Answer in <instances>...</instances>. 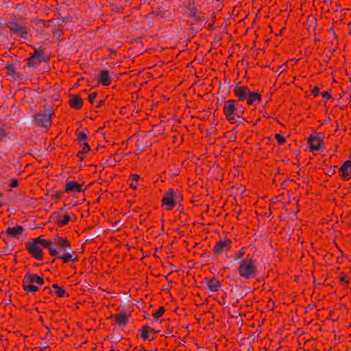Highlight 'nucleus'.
Returning a JSON list of instances; mask_svg holds the SVG:
<instances>
[{"mask_svg": "<svg viewBox=\"0 0 351 351\" xmlns=\"http://www.w3.org/2000/svg\"><path fill=\"white\" fill-rule=\"evenodd\" d=\"M339 280H340L341 282L344 283L345 285H348V284L350 283V280H349V279H348V276H346V275H344V274H343V275H341V276L339 277Z\"/></svg>", "mask_w": 351, "mask_h": 351, "instance_id": "obj_29", "label": "nucleus"}, {"mask_svg": "<svg viewBox=\"0 0 351 351\" xmlns=\"http://www.w3.org/2000/svg\"><path fill=\"white\" fill-rule=\"evenodd\" d=\"M55 244L60 249V252H65L67 250H71L70 243L62 237H58L56 239Z\"/></svg>", "mask_w": 351, "mask_h": 351, "instance_id": "obj_14", "label": "nucleus"}, {"mask_svg": "<svg viewBox=\"0 0 351 351\" xmlns=\"http://www.w3.org/2000/svg\"><path fill=\"white\" fill-rule=\"evenodd\" d=\"M104 101L102 100H101L99 103V104L97 106V108L101 106V105L103 104Z\"/></svg>", "mask_w": 351, "mask_h": 351, "instance_id": "obj_33", "label": "nucleus"}, {"mask_svg": "<svg viewBox=\"0 0 351 351\" xmlns=\"http://www.w3.org/2000/svg\"><path fill=\"white\" fill-rule=\"evenodd\" d=\"M165 312V309L163 306L159 307L156 311H154L152 313V316L155 319H158L161 317Z\"/></svg>", "mask_w": 351, "mask_h": 351, "instance_id": "obj_25", "label": "nucleus"}, {"mask_svg": "<svg viewBox=\"0 0 351 351\" xmlns=\"http://www.w3.org/2000/svg\"><path fill=\"white\" fill-rule=\"evenodd\" d=\"M97 97V93L93 92L88 95V101L90 104H93L94 99Z\"/></svg>", "mask_w": 351, "mask_h": 351, "instance_id": "obj_30", "label": "nucleus"}, {"mask_svg": "<svg viewBox=\"0 0 351 351\" xmlns=\"http://www.w3.org/2000/svg\"><path fill=\"white\" fill-rule=\"evenodd\" d=\"M52 242L50 240L44 239L43 236L34 238L26 243V249L28 252L36 259H43V248H48L50 254V248H53L51 245Z\"/></svg>", "mask_w": 351, "mask_h": 351, "instance_id": "obj_2", "label": "nucleus"}, {"mask_svg": "<svg viewBox=\"0 0 351 351\" xmlns=\"http://www.w3.org/2000/svg\"><path fill=\"white\" fill-rule=\"evenodd\" d=\"M52 287L54 289V293L59 297H64L68 296L69 295L66 293L65 291L60 287L58 284H53Z\"/></svg>", "mask_w": 351, "mask_h": 351, "instance_id": "obj_22", "label": "nucleus"}, {"mask_svg": "<svg viewBox=\"0 0 351 351\" xmlns=\"http://www.w3.org/2000/svg\"><path fill=\"white\" fill-rule=\"evenodd\" d=\"M341 178L343 180H348L351 178V161L348 160L342 164L339 169Z\"/></svg>", "mask_w": 351, "mask_h": 351, "instance_id": "obj_9", "label": "nucleus"}, {"mask_svg": "<svg viewBox=\"0 0 351 351\" xmlns=\"http://www.w3.org/2000/svg\"><path fill=\"white\" fill-rule=\"evenodd\" d=\"M80 144H81V146H82V149L78 153V154H86V153L89 152L90 148V146L88 145V143L86 142L80 143Z\"/></svg>", "mask_w": 351, "mask_h": 351, "instance_id": "obj_26", "label": "nucleus"}, {"mask_svg": "<svg viewBox=\"0 0 351 351\" xmlns=\"http://www.w3.org/2000/svg\"><path fill=\"white\" fill-rule=\"evenodd\" d=\"M245 252H246V248L242 247L237 252L234 253L235 255V260L238 261V262H241L242 259H245Z\"/></svg>", "mask_w": 351, "mask_h": 351, "instance_id": "obj_23", "label": "nucleus"}, {"mask_svg": "<svg viewBox=\"0 0 351 351\" xmlns=\"http://www.w3.org/2000/svg\"><path fill=\"white\" fill-rule=\"evenodd\" d=\"M70 221V217L68 215H59L56 218V222L60 226L66 225Z\"/></svg>", "mask_w": 351, "mask_h": 351, "instance_id": "obj_21", "label": "nucleus"}, {"mask_svg": "<svg viewBox=\"0 0 351 351\" xmlns=\"http://www.w3.org/2000/svg\"><path fill=\"white\" fill-rule=\"evenodd\" d=\"M1 141V136H0V141Z\"/></svg>", "mask_w": 351, "mask_h": 351, "instance_id": "obj_36", "label": "nucleus"}, {"mask_svg": "<svg viewBox=\"0 0 351 351\" xmlns=\"http://www.w3.org/2000/svg\"><path fill=\"white\" fill-rule=\"evenodd\" d=\"M23 232V228L20 226H16L14 227H9L5 232H3L2 234H7L11 237L18 239L22 234Z\"/></svg>", "mask_w": 351, "mask_h": 351, "instance_id": "obj_12", "label": "nucleus"}, {"mask_svg": "<svg viewBox=\"0 0 351 351\" xmlns=\"http://www.w3.org/2000/svg\"><path fill=\"white\" fill-rule=\"evenodd\" d=\"M313 93H314V94H315V95H317V93H318V89H315V90H313Z\"/></svg>", "mask_w": 351, "mask_h": 351, "instance_id": "obj_35", "label": "nucleus"}, {"mask_svg": "<svg viewBox=\"0 0 351 351\" xmlns=\"http://www.w3.org/2000/svg\"><path fill=\"white\" fill-rule=\"evenodd\" d=\"M69 104L72 108L80 109L83 105V100L76 95H71Z\"/></svg>", "mask_w": 351, "mask_h": 351, "instance_id": "obj_18", "label": "nucleus"}, {"mask_svg": "<svg viewBox=\"0 0 351 351\" xmlns=\"http://www.w3.org/2000/svg\"><path fill=\"white\" fill-rule=\"evenodd\" d=\"M82 191V185L75 181H71L66 184V192H81Z\"/></svg>", "mask_w": 351, "mask_h": 351, "instance_id": "obj_16", "label": "nucleus"}, {"mask_svg": "<svg viewBox=\"0 0 351 351\" xmlns=\"http://www.w3.org/2000/svg\"><path fill=\"white\" fill-rule=\"evenodd\" d=\"M250 92L246 86H237L234 89V93L239 98V101L246 100Z\"/></svg>", "mask_w": 351, "mask_h": 351, "instance_id": "obj_11", "label": "nucleus"}, {"mask_svg": "<svg viewBox=\"0 0 351 351\" xmlns=\"http://www.w3.org/2000/svg\"><path fill=\"white\" fill-rule=\"evenodd\" d=\"M43 284V278L36 274L29 271L23 277V287L27 293L37 292Z\"/></svg>", "mask_w": 351, "mask_h": 351, "instance_id": "obj_4", "label": "nucleus"}, {"mask_svg": "<svg viewBox=\"0 0 351 351\" xmlns=\"http://www.w3.org/2000/svg\"><path fill=\"white\" fill-rule=\"evenodd\" d=\"M36 56H37V52H35L34 54L32 56V59H34Z\"/></svg>", "mask_w": 351, "mask_h": 351, "instance_id": "obj_34", "label": "nucleus"}, {"mask_svg": "<svg viewBox=\"0 0 351 351\" xmlns=\"http://www.w3.org/2000/svg\"><path fill=\"white\" fill-rule=\"evenodd\" d=\"M245 108L237 100H228L225 102L223 112L226 119L232 123H236L237 119L241 118Z\"/></svg>", "mask_w": 351, "mask_h": 351, "instance_id": "obj_3", "label": "nucleus"}, {"mask_svg": "<svg viewBox=\"0 0 351 351\" xmlns=\"http://www.w3.org/2000/svg\"><path fill=\"white\" fill-rule=\"evenodd\" d=\"M77 140L79 143L86 142V134L84 132H80L77 134Z\"/></svg>", "mask_w": 351, "mask_h": 351, "instance_id": "obj_27", "label": "nucleus"}, {"mask_svg": "<svg viewBox=\"0 0 351 351\" xmlns=\"http://www.w3.org/2000/svg\"><path fill=\"white\" fill-rule=\"evenodd\" d=\"M139 176L136 174H132L130 176V180L131 181L130 186L133 189H136L137 187V182L139 180Z\"/></svg>", "mask_w": 351, "mask_h": 351, "instance_id": "obj_24", "label": "nucleus"}, {"mask_svg": "<svg viewBox=\"0 0 351 351\" xmlns=\"http://www.w3.org/2000/svg\"><path fill=\"white\" fill-rule=\"evenodd\" d=\"M1 204H0V206H1Z\"/></svg>", "mask_w": 351, "mask_h": 351, "instance_id": "obj_37", "label": "nucleus"}, {"mask_svg": "<svg viewBox=\"0 0 351 351\" xmlns=\"http://www.w3.org/2000/svg\"><path fill=\"white\" fill-rule=\"evenodd\" d=\"M275 138L280 145H282L286 141V138L280 134H276Z\"/></svg>", "mask_w": 351, "mask_h": 351, "instance_id": "obj_28", "label": "nucleus"}, {"mask_svg": "<svg viewBox=\"0 0 351 351\" xmlns=\"http://www.w3.org/2000/svg\"><path fill=\"white\" fill-rule=\"evenodd\" d=\"M232 244V241L230 239H220L216 243L213 248V252L218 256L223 254H226L231 249Z\"/></svg>", "mask_w": 351, "mask_h": 351, "instance_id": "obj_7", "label": "nucleus"}, {"mask_svg": "<svg viewBox=\"0 0 351 351\" xmlns=\"http://www.w3.org/2000/svg\"><path fill=\"white\" fill-rule=\"evenodd\" d=\"M154 329L144 326L141 330V337L145 340H151L154 337Z\"/></svg>", "mask_w": 351, "mask_h": 351, "instance_id": "obj_19", "label": "nucleus"}, {"mask_svg": "<svg viewBox=\"0 0 351 351\" xmlns=\"http://www.w3.org/2000/svg\"><path fill=\"white\" fill-rule=\"evenodd\" d=\"M323 97H329V95L327 92H325L322 94Z\"/></svg>", "mask_w": 351, "mask_h": 351, "instance_id": "obj_32", "label": "nucleus"}, {"mask_svg": "<svg viewBox=\"0 0 351 351\" xmlns=\"http://www.w3.org/2000/svg\"><path fill=\"white\" fill-rule=\"evenodd\" d=\"M112 318L114 319L115 324L118 327L123 328L127 324L129 319V316L126 313L121 312L119 313L114 314L112 316Z\"/></svg>", "mask_w": 351, "mask_h": 351, "instance_id": "obj_10", "label": "nucleus"}, {"mask_svg": "<svg viewBox=\"0 0 351 351\" xmlns=\"http://www.w3.org/2000/svg\"><path fill=\"white\" fill-rule=\"evenodd\" d=\"M181 199L182 195L178 190L169 189L163 195L162 199V206H165L167 210H172L176 203L181 201Z\"/></svg>", "mask_w": 351, "mask_h": 351, "instance_id": "obj_5", "label": "nucleus"}, {"mask_svg": "<svg viewBox=\"0 0 351 351\" xmlns=\"http://www.w3.org/2000/svg\"><path fill=\"white\" fill-rule=\"evenodd\" d=\"M261 265L252 255L247 254L245 259L238 262L237 271L239 276L245 280L256 278L261 271Z\"/></svg>", "mask_w": 351, "mask_h": 351, "instance_id": "obj_1", "label": "nucleus"}, {"mask_svg": "<svg viewBox=\"0 0 351 351\" xmlns=\"http://www.w3.org/2000/svg\"><path fill=\"white\" fill-rule=\"evenodd\" d=\"M73 252H72V253L65 252L63 254H61L56 247L50 248V255L56 256V258L62 260L65 263L69 261H76L77 260V257L73 258Z\"/></svg>", "mask_w": 351, "mask_h": 351, "instance_id": "obj_8", "label": "nucleus"}, {"mask_svg": "<svg viewBox=\"0 0 351 351\" xmlns=\"http://www.w3.org/2000/svg\"><path fill=\"white\" fill-rule=\"evenodd\" d=\"M307 143L311 152L324 149V137L321 133L313 132L307 138Z\"/></svg>", "mask_w": 351, "mask_h": 351, "instance_id": "obj_6", "label": "nucleus"}, {"mask_svg": "<svg viewBox=\"0 0 351 351\" xmlns=\"http://www.w3.org/2000/svg\"><path fill=\"white\" fill-rule=\"evenodd\" d=\"M53 115V114L51 112H49L47 114H38L37 120L41 122L45 126H47L51 123V117Z\"/></svg>", "mask_w": 351, "mask_h": 351, "instance_id": "obj_20", "label": "nucleus"}, {"mask_svg": "<svg viewBox=\"0 0 351 351\" xmlns=\"http://www.w3.org/2000/svg\"><path fill=\"white\" fill-rule=\"evenodd\" d=\"M19 182L16 179H13L10 182V186L11 187H16L18 186Z\"/></svg>", "mask_w": 351, "mask_h": 351, "instance_id": "obj_31", "label": "nucleus"}, {"mask_svg": "<svg viewBox=\"0 0 351 351\" xmlns=\"http://www.w3.org/2000/svg\"><path fill=\"white\" fill-rule=\"evenodd\" d=\"M205 284L206 287L213 292L217 291L221 287L219 281L215 278H205Z\"/></svg>", "mask_w": 351, "mask_h": 351, "instance_id": "obj_13", "label": "nucleus"}, {"mask_svg": "<svg viewBox=\"0 0 351 351\" xmlns=\"http://www.w3.org/2000/svg\"><path fill=\"white\" fill-rule=\"evenodd\" d=\"M98 82L104 86H108L111 84V76L110 72L106 70H101L99 72Z\"/></svg>", "mask_w": 351, "mask_h": 351, "instance_id": "obj_15", "label": "nucleus"}, {"mask_svg": "<svg viewBox=\"0 0 351 351\" xmlns=\"http://www.w3.org/2000/svg\"><path fill=\"white\" fill-rule=\"evenodd\" d=\"M247 104L249 106L256 105L261 101V95L258 93L250 92L247 99Z\"/></svg>", "mask_w": 351, "mask_h": 351, "instance_id": "obj_17", "label": "nucleus"}]
</instances>
